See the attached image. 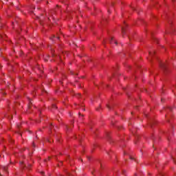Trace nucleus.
Returning <instances> with one entry per match:
<instances>
[{
  "label": "nucleus",
  "mask_w": 176,
  "mask_h": 176,
  "mask_svg": "<svg viewBox=\"0 0 176 176\" xmlns=\"http://www.w3.org/2000/svg\"><path fill=\"white\" fill-rule=\"evenodd\" d=\"M107 108H109H109H110V107H109V105H107Z\"/></svg>",
  "instance_id": "20e7f679"
},
{
  "label": "nucleus",
  "mask_w": 176,
  "mask_h": 176,
  "mask_svg": "<svg viewBox=\"0 0 176 176\" xmlns=\"http://www.w3.org/2000/svg\"><path fill=\"white\" fill-rule=\"evenodd\" d=\"M160 66L161 68H163V69H166V64L160 63Z\"/></svg>",
  "instance_id": "f03ea898"
},
{
  "label": "nucleus",
  "mask_w": 176,
  "mask_h": 176,
  "mask_svg": "<svg viewBox=\"0 0 176 176\" xmlns=\"http://www.w3.org/2000/svg\"><path fill=\"white\" fill-rule=\"evenodd\" d=\"M110 43L111 45H112L113 43H115V45H118V42L116 41V40H115L114 37H111L110 40Z\"/></svg>",
  "instance_id": "f257e3e1"
},
{
  "label": "nucleus",
  "mask_w": 176,
  "mask_h": 176,
  "mask_svg": "<svg viewBox=\"0 0 176 176\" xmlns=\"http://www.w3.org/2000/svg\"><path fill=\"white\" fill-rule=\"evenodd\" d=\"M42 175H43V172L41 173Z\"/></svg>",
  "instance_id": "39448f33"
},
{
  "label": "nucleus",
  "mask_w": 176,
  "mask_h": 176,
  "mask_svg": "<svg viewBox=\"0 0 176 176\" xmlns=\"http://www.w3.org/2000/svg\"><path fill=\"white\" fill-rule=\"evenodd\" d=\"M149 55H150V56H152V52H149Z\"/></svg>",
  "instance_id": "7ed1b4c3"
}]
</instances>
